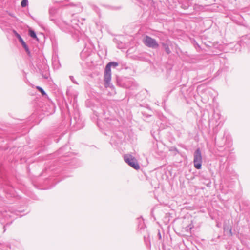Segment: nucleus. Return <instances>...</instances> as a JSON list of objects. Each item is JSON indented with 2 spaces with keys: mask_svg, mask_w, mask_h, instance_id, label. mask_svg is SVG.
Segmentation results:
<instances>
[{
  "mask_svg": "<svg viewBox=\"0 0 250 250\" xmlns=\"http://www.w3.org/2000/svg\"><path fill=\"white\" fill-rule=\"evenodd\" d=\"M91 8L94 11H95V12L98 15H100V9L98 7H97L95 5H91Z\"/></svg>",
  "mask_w": 250,
  "mask_h": 250,
  "instance_id": "10",
  "label": "nucleus"
},
{
  "mask_svg": "<svg viewBox=\"0 0 250 250\" xmlns=\"http://www.w3.org/2000/svg\"><path fill=\"white\" fill-rule=\"evenodd\" d=\"M163 46L165 47V51H166V52L167 54H169L171 52V51H170L169 48L168 47V46L165 44H163Z\"/></svg>",
  "mask_w": 250,
  "mask_h": 250,
  "instance_id": "13",
  "label": "nucleus"
},
{
  "mask_svg": "<svg viewBox=\"0 0 250 250\" xmlns=\"http://www.w3.org/2000/svg\"><path fill=\"white\" fill-rule=\"evenodd\" d=\"M124 159L125 162L135 169L138 170L140 169V166L135 157L130 155L126 154L124 156Z\"/></svg>",
  "mask_w": 250,
  "mask_h": 250,
  "instance_id": "2",
  "label": "nucleus"
},
{
  "mask_svg": "<svg viewBox=\"0 0 250 250\" xmlns=\"http://www.w3.org/2000/svg\"><path fill=\"white\" fill-rule=\"evenodd\" d=\"M202 158L201 156V153L200 150L198 149L196 150L194 155L193 163L194 167L198 169H201L202 166Z\"/></svg>",
  "mask_w": 250,
  "mask_h": 250,
  "instance_id": "3",
  "label": "nucleus"
},
{
  "mask_svg": "<svg viewBox=\"0 0 250 250\" xmlns=\"http://www.w3.org/2000/svg\"><path fill=\"white\" fill-rule=\"evenodd\" d=\"M13 33L15 35V36L19 39L20 42H21V44L22 45L23 47L25 49L26 51L29 53V50L25 42H24V41L22 40V39L21 38L20 35L15 30L13 31Z\"/></svg>",
  "mask_w": 250,
  "mask_h": 250,
  "instance_id": "6",
  "label": "nucleus"
},
{
  "mask_svg": "<svg viewBox=\"0 0 250 250\" xmlns=\"http://www.w3.org/2000/svg\"><path fill=\"white\" fill-rule=\"evenodd\" d=\"M193 9L195 10V11H196V13H194V14H197V12L200 11H202L203 10V6L199 5H195L193 7Z\"/></svg>",
  "mask_w": 250,
  "mask_h": 250,
  "instance_id": "9",
  "label": "nucleus"
},
{
  "mask_svg": "<svg viewBox=\"0 0 250 250\" xmlns=\"http://www.w3.org/2000/svg\"><path fill=\"white\" fill-rule=\"evenodd\" d=\"M36 88L41 92L42 95H45L46 94L44 91L40 86H37Z\"/></svg>",
  "mask_w": 250,
  "mask_h": 250,
  "instance_id": "14",
  "label": "nucleus"
},
{
  "mask_svg": "<svg viewBox=\"0 0 250 250\" xmlns=\"http://www.w3.org/2000/svg\"><path fill=\"white\" fill-rule=\"evenodd\" d=\"M29 35L33 38L36 39L37 41H39L38 38L37 37L36 33L34 31H33L32 29H29Z\"/></svg>",
  "mask_w": 250,
  "mask_h": 250,
  "instance_id": "8",
  "label": "nucleus"
},
{
  "mask_svg": "<svg viewBox=\"0 0 250 250\" xmlns=\"http://www.w3.org/2000/svg\"><path fill=\"white\" fill-rule=\"evenodd\" d=\"M118 65L116 62H111L108 63L105 66L104 73V85L106 87L109 86L111 79V67H116Z\"/></svg>",
  "mask_w": 250,
  "mask_h": 250,
  "instance_id": "1",
  "label": "nucleus"
},
{
  "mask_svg": "<svg viewBox=\"0 0 250 250\" xmlns=\"http://www.w3.org/2000/svg\"><path fill=\"white\" fill-rule=\"evenodd\" d=\"M144 42L146 46L151 48H155L158 47L159 45L155 40L148 36L145 37Z\"/></svg>",
  "mask_w": 250,
  "mask_h": 250,
  "instance_id": "4",
  "label": "nucleus"
},
{
  "mask_svg": "<svg viewBox=\"0 0 250 250\" xmlns=\"http://www.w3.org/2000/svg\"><path fill=\"white\" fill-rule=\"evenodd\" d=\"M28 4V0H22L21 3V5L22 7H25Z\"/></svg>",
  "mask_w": 250,
  "mask_h": 250,
  "instance_id": "12",
  "label": "nucleus"
},
{
  "mask_svg": "<svg viewBox=\"0 0 250 250\" xmlns=\"http://www.w3.org/2000/svg\"><path fill=\"white\" fill-rule=\"evenodd\" d=\"M75 8L76 9L75 10V11H76V13L72 14V16H74L75 14L81 12L83 10L82 7H81L80 6H76Z\"/></svg>",
  "mask_w": 250,
  "mask_h": 250,
  "instance_id": "11",
  "label": "nucleus"
},
{
  "mask_svg": "<svg viewBox=\"0 0 250 250\" xmlns=\"http://www.w3.org/2000/svg\"><path fill=\"white\" fill-rule=\"evenodd\" d=\"M108 7H109V9H111L112 10H116V9H118V8H117V7H110V6H108Z\"/></svg>",
  "mask_w": 250,
  "mask_h": 250,
  "instance_id": "16",
  "label": "nucleus"
},
{
  "mask_svg": "<svg viewBox=\"0 0 250 250\" xmlns=\"http://www.w3.org/2000/svg\"><path fill=\"white\" fill-rule=\"evenodd\" d=\"M55 3H61L64 1L65 0H52Z\"/></svg>",
  "mask_w": 250,
  "mask_h": 250,
  "instance_id": "15",
  "label": "nucleus"
},
{
  "mask_svg": "<svg viewBox=\"0 0 250 250\" xmlns=\"http://www.w3.org/2000/svg\"><path fill=\"white\" fill-rule=\"evenodd\" d=\"M61 10V8L57 6H51L49 8V14L50 16L59 14H60Z\"/></svg>",
  "mask_w": 250,
  "mask_h": 250,
  "instance_id": "5",
  "label": "nucleus"
},
{
  "mask_svg": "<svg viewBox=\"0 0 250 250\" xmlns=\"http://www.w3.org/2000/svg\"><path fill=\"white\" fill-rule=\"evenodd\" d=\"M181 7L184 9H187L189 8L190 6L188 1H185L181 4Z\"/></svg>",
  "mask_w": 250,
  "mask_h": 250,
  "instance_id": "7",
  "label": "nucleus"
}]
</instances>
